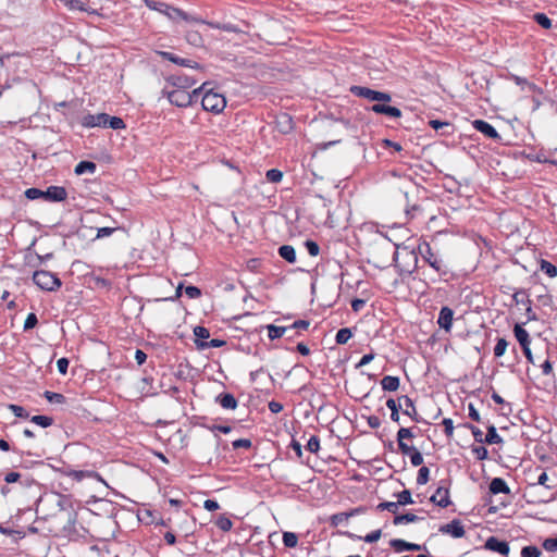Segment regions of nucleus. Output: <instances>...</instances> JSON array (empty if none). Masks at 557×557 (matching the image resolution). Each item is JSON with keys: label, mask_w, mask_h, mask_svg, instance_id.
I'll use <instances>...</instances> for the list:
<instances>
[{"label": "nucleus", "mask_w": 557, "mask_h": 557, "mask_svg": "<svg viewBox=\"0 0 557 557\" xmlns=\"http://www.w3.org/2000/svg\"><path fill=\"white\" fill-rule=\"evenodd\" d=\"M349 92L355 97L363 98L374 103L392 101V95L389 92L371 89L366 86L351 85Z\"/></svg>", "instance_id": "obj_1"}, {"label": "nucleus", "mask_w": 557, "mask_h": 557, "mask_svg": "<svg viewBox=\"0 0 557 557\" xmlns=\"http://www.w3.org/2000/svg\"><path fill=\"white\" fill-rule=\"evenodd\" d=\"M33 282L40 289L47 292H53L61 287L62 282L58 277L57 274L46 271V270H37L33 274Z\"/></svg>", "instance_id": "obj_2"}, {"label": "nucleus", "mask_w": 557, "mask_h": 557, "mask_svg": "<svg viewBox=\"0 0 557 557\" xmlns=\"http://www.w3.org/2000/svg\"><path fill=\"white\" fill-rule=\"evenodd\" d=\"M201 106L203 110L220 113L226 106V99L223 95L213 92L211 88L202 95Z\"/></svg>", "instance_id": "obj_3"}, {"label": "nucleus", "mask_w": 557, "mask_h": 557, "mask_svg": "<svg viewBox=\"0 0 557 557\" xmlns=\"http://www.w3.org/2000/svg\"><path fill=\"white\" fill-rule=\"evenodd\" d=\"M144 2L147 8L164 14L171 21H176V20H178V17L186 16L185 11H183L182 9L172 7L165 2L156 1V0H144Z\"/></svg>", "instance_id": "obj_4"}, {"label": "nucleus", "mask_w": 557, "mask_h": 557, "mask_svg": "<svg viewBox=\"0 0 557 557\" xmlns=\"http://www.w3.org/2000/svg\"><path fill=\"white\" fill-rule=\"evenodd\" d=\"M419 252L425 260V262H428L429 265L433 268L436 272L444 275L448 273L447 267L441 259L434 256L431 246L428 243L424 242L419 245Z\"/></svg>", "instance_id": "obj_5"}, {"label": "nucleus", "mask_w": 557, "mask_h": 557, "mask_svg": "<svg viewBox=\"0 0 557 557\" xmlns=\"http://www.w3.org/2000/svg\"><path fill=\"white\" fill-rule=\"evenodd\" d=\"M430 502L441 508H446L451 504L449 497V481H441V485L436 488L435 493L430 497Z\"/></svg>", "instance_id": "obj_6"}, {"label": "nucleus", "mask_w": 557, "mask_h": 557, "mask_svg": "<svg viewBox=\"0 0 557 557\" xmlns=\"http://www.w3.org/2000/svg\"><path fill=\"white\" fill-rule=\"evenodd\" d=\"M162 95L168 98L171 104L178 108H187L191 106L189 91L184 89H174L171 91L162 90Z\"/></svg>", "instance_id": "obj_7"}, {"label": "nucleus", "mask_w": 557, "mask_h": 557, "mask_svg": "<svg viewBox=\"0 0 557 557\" xmlns=\"http://www.w3.org/2000/svg\"><path fill=\"white\" fill-rule=\"evenodd\" d=\"M158 54L161 57L162 60L170 61L180 66L196 69V70L202 69V66L198 62H196L191 59L182 58V57H180L173 52H170V51H158Z\"/></svg>", "instance_id": "obj_8"}, {"label": "nucleus", "mask_w": 557, "mask_h": 557, "mask_svg": "<svg viewBox=\"0 0 557 557\" xmlns=\"http://www.w3.org/2000/svg\"><path fill=\"white\" fill-rule=\"evenodd\" d=\"M59 471L62 474H64L66 476H70V478H73L74 480H76L78 482L82 481L85 478H92V479H96L99 482H102L107 487H109V485L102 479V476L98 472L92 471V470H74V469L67 468V469H60Z\"/></svg>", "instance_id": "obj_9"}, {"label": "nucleus", "mask_w": 557, "mask_h": 557, "mask_svg": "<svg viewBox=\"0 0 557 557\" xmlns=\"http://www.w3.org/2000/svg\"><path fill=\"white\" fill-rule=\"evenodd\" d=\"M483 548L497 553L502 556H507L510 552L509 543L505 540H500L497 536H490L486 539Z\"/></svg>", "instance_id": "obj_10"}, {"label": "nucleus", "mask_w": 557, "mask_h": 557, "mask_svg": "<svg viewBox=\"0 0 557 557\" xmlns=\"http://www.w3.org/2000/svg\"><path fill=\"white\" fill-rule=\"evenodd\" d=\"M472 126L475 131L480 132L485 137L493 139L497 143L502 141V136L491 123L478 119L472 122Z\"/></svg>", "instance_id": "obj_11"}, {"label": "nucleus", "mask_w": 557, "mask_h": 557, "mask_svg": "<svg viewBox=\"0 0 557 557\" xmlns=\"http://www.w3.org/2000/svg\"><path fill=\"white\" fill-rule=\"evenodd\" d=\"M388 103L389 102L373 103L371 107L367 108V110L375 114L386 115L392 119H399L401 116L400 109L389 106Z\"/></svg>", "instance_id": "obj_12"}, {"label": "nucleus", "mask_w": 557, "mask_h": 557, "mask_svg": "<svg viewBox=\"0 0 557 557\" xmlns=\"http://www.w3.org/2000/svg\"><path fill=\"white\" fill-rule=\"evenodd\" d=\"M42 193V199L49 202H61L67 197V191L63 186L51 185Z\"/></svg>", "instance_id": "obj_13"}, {"label": "nucleus", "mask_w": 557, "mask_h": 557, "mask_svg": "<svg viewBox=\"0 0 557 557\" xmlns=\"http://www.w3.org/2000/svg\"><path fill=\"white\" fill-rule=\"evenodd\" d=\"M389 546L397 553L401 552H421L426 550L425 545L410 543L401 539H393L389 541Z\"/></svg>", "instance_id": "obj_14"}, {"label": "nucleus", "mask_w": 557, "mask_h": 557, "mask_svg": "<svg viewBox=\"0 0 557 557\" xmlns=\"http://www.w3.org/2000/svg\"><path fill=\"white\" fill-rule=\"evenodd\" d=\"M398 401H404L406 409L403 410V413L408 416L412 421L417 423L429 424L419 413L417 412L413 400L408 395H401L398 397Z\"/></svg>", "instance_id": "obj_15"}, {"label": "nucleus", "mask_w": 557, "mask_h": 557, "mask_svg": "<svg viewBox=\"0 0 557 557\" xmlns=\"http://www.w3.org/2000/svg\"><path fill=\"white\" fill-rule=\"evenodd\" d=\"M274 124L275 129L283 135L290 134L294 129L293 117L286 112H281L277 114L275 116Z\"/></svg>", "instance_id": "obj_16"}, {"label": "nucleus", "mask_w": 557, "mask_h": 557, "mask_svg": "<svg viewBox=\"0 0 557 557\" xmlns=\"http://www.w3.org/2000/svg\"><path fill=\"white\" fill-rule=\"evenodd\" d=\"M438 531L448 534L454 539H460L465 535V528L459 519H453L450 522L440 527Z\"/></svg>", "instance_id": "obj_17"}, {"label": "nucleus", "mask_w": 557, "mask_h": 557, "mask_svg": "<svg viewBox=\"0 0 557 557\" xmlns=\"http://www.w3.org/2000/svg\"><path fill=\"white\" fill-rule=\"evenodd\" d=\"M166 82L172 86L176 87V89H184L194 86L197 83V79L187 75L173 74L166 78Z\"/></svg>", "instance_id": "obj_18"}, {"label": "nucleus", "mask_w": 557, "mask_h": 557, "mask_svg": "<svg viewBox=\"0 0 557 557\" xmlns=\"http://www.w3.org/2000/svg\"><path fill=\"white\" fill-rule=\"evenodd\" d=\"M453 320H454V310L447 306H444L441 308L438 318H437V324L441 329L445 330L446 332H449L453 326Z\"/></svg>", "instance_id": "obj_19"}, {"label": "nucleus", "mask_w": 557, "mask_h": 557, "mask_svg": "<svg viewBox=\"0 0 557 557\" xmlns=\"http://www.w3.org/2000/svg\"><path fill=\"white\" fill-rule=\"evenodd\" d=\"M106 119L107 113H98V114H86L83 116L81 124L84 127L92 128V127H106Z\"/></svg>", "instance_id": "obj_20"}, {"label": "nucleus", "mask_w": 557, "mask_h": 557, "mask_svg": "<svg viewBox=\"0 0 557 557\" xmlns=\"http://www.w3.org/2000/svg\"><path fill=\"white\" fill-rule=\"evenodd\" d=\"M214 401L223 409L234 410L238 406V401L232 393L223 392L215 396Z\"/></svg>", "instance_id": "obj_21"}, {"label": "nucleus", "mask_w": 557, "mask_h": 557, "mask_svg": "<svg viewBox=\"0 0 557 557\" xmlns=\"http://www.w3.org/2000/svg\"><path fill=\"white\" fill-rule=\"evenodd\" d=\"M399 451L410 457V462L413 467H419L423 463V456L414 446L400 445Z\"/></svg>", "instance_id": "obj_22"}, {"label": "nucleus", "mask_w": 557, "mask_h": 557, "mask_svg": "<svg viewBox=\"0 0 557 557\" xmlns=\"http://www.w3.org/2000/svg\"><path fill=\"white\" fill-rule=\"evenodd\" d=\"M429 125L436 132H440L442 136H450L455 132L454 124L447 121L430 120Z\"/></svg>", "instance_id": "obj_23"}, {"label": "nucleus", "mask_w": 557, "mask_h": 557, "mask_svg": "<svg viewBox=\"0 0 557 557\" xmlns=\"http://www.w3.org/2000/svg\"><path fill=\"white\" fill-rule=\"evenodd\" d=\"M488 490L493 495L510 493V488L503 478H494L488 485Z\"/></svg>", "instance_id": "obj_24"}, {"label": "nucleus", "mask_w": 557, "mask_h": 557, "mask_svg": "<svg viewBox=\"0 0 557 557\" xmlns=\"http://www.w3.org/2000/svg\"><path fill=\"white\" fill-rule=\"evenodd\" d=\"M513 335L521 347L531 344V338L528 331L523 327L522 324L516 323L513 326Z\"/></svg>", "instance_id": "obj_25"}, {"label": "nucleus", "mask_w": 557, "mask_h": 557, "mask_svg": "<svg viewBox=\"0 0 557 557\" xmlns=\"http://www.w3.org/2000/svg\"><path fill=\"white\" fill-rule=\"evenodd\" d=\"M65 7L71 11H81L86 12L90 15H99L98 11L95 9H90L86 5V3L82 0H69L65 3Z\"/></svg>", "instance_id": "obj_26"}, {"label": "nucleus", "mask_w": 557, "mask_h": 557, "mask_svg": "<svg viewBox=\"0 0 557 557\" xmlns=\"http://www.w3.org/2000/svg\"><path fill=\"white\" fill-rule=\"evenodd\" d=\"M381 386L384 392H396L400 386V379L394 375H385L381 380Z\"/></svg>", "instance_id": "obj_27"}, {"label": "nucleus", "mask_w": 557, "mask_h": 557, "mask_svg": "<svg viewBox=\"0 0 557 557\" xmlns=\"http://www.w3.org/2000/svg\"><path fill=\"white\" fill-rule=\"evenodd\" d=\"M420 520H423L422 517H419L412 512H406V513H396L394 516V519H393V523L395 525H400V524H405V523H413V522H418Z\"/></svg>", "instance_id": "obj_28"}, {"label": "nucleus", "mask_w": 557, "mask_h": 557, "mask_svg": "<svg viewBox=\"0 0 557 557\" xmlns=\"http://www.w3.org/2000/svg\"><path fill=\"white\" fill-rule=\"evenodd\" d=\"M278 256L288 263L296 262V250L290 245H282L277 249Z\"/></svg>", "instance_id": "obj_29"}, {"label": "nucleus", "mask_w": 557, "mask_h": 557, "mask_svg": "<svg viewBox=\"0 0 557 557\" xmlns=\"http://www.w3.org/2000/svg\"><path fill=\"white\" fill-rule=\"evenodd\" d=\"M97 170V164L92 161L83 160L79 161L74 169L76 175H83L85 173L94 174Z\"/></svg>", "instance_id": "obj_30"}, {"label": "nucleus", "mask_w": 557, "mask_h": 557, "mask_svg": "<svg viewBox=\"0 0 557 557\" xmlns=\"http://www.w3.org/2000/svg\"><path fill=\"white\" fill-rule=\"evenodd\" d=\"M386 407L391 410V420L393 422L399 423V411L401 410V401H398V398H388L386 400Z\"/></svg>", "instance_id": "obj_31"}, {"label": "nucleus", "mask_w": 557, "mask_h": 557, "mask_svg": "<svg viewBox=\"0 0 557 557\" xmlns=\"http://www.w3.org/2000/svg\"><path fill=\"white\" fill-rule=\"evenodd\" d=\"M344 535L348 536L351 540H363L366 543H375L380 540L382 535V531L380 529L372 531L371 533L367 534L366 536H359L350 532H344Z\"/></svg>", "instance_id": "obj_32"}, {"label": "nucleus", "mask_w": 557, "mask_h": 557, "mask_svg": "<svg viewBox=\"0 0 557 557\" xmlns=\"http://www.w3.org/2000/svg\"><path fill=\"white\" fill-rule=\"evenodd\" d=\"M486 430H487V433L484 436L485 444L493 445V444H502L504 442L502 436H499V434L497 433L496 426L494 424H488L486 426Z\"/></svg>", "instance_id": "obj_33"}, {"label": "nucleus", "mask_w": 557, "mask_h": 557, "mask_svg": "<svg viewBox=\"0 0 557 557\" xmlns=\"http://www.w3.org/2000/svg\"><path fill=\"white\" fill-rule=\"evenodd\" d=\"M416 428H400L397 432V445L398 449H400V445H408L405 440H411L416 436L414 434Z\"/></svg>", "instance_id": "obj_34"}, {"label": "nucleus", "mask_w": 557, "mask_h": 557, "mask_svg": "<svg viewBox=\"0 0 557 557\" xmlns=\"http://www.w3.org/2000/svg\"><path fill=\"white\" fill-rule=\"evenodd\" d=\"M265 327L268 330V336L271 341L281 338L288 332L287 326H276L274 324H268Z\"/></svg>", "instance_id": "obj_35"}, {"label": "nucleus", "mask_w": 557, "mask_h": 557, "mask_svg": "<svg viewBox=\"0 0 557 557\" xmlns=\"http://www.w3.org/2000/svg\"><path fill=\"white\" fill-rule=\"evenodd\" d=\"M57 507L61 511H66V513H69L70 510H74L71 495L58 494Z\"/></svg>", "instance_id": "obj_36"}, {"label": "nucleus", "mask_w": 557, "mask_h": 557, "mask_svg": "<svg viewBox=\"0 0 557 557\" xmlns=\"http://www.w3.org/2000/svg\"><path fill=\"white\" fill-rule=\"evenodd\" d=\"M186 41L194 47H203V38L197 30H188L185 35Z\"/></svg>", "instance_id": "obj_37"}, {"label": "nucleus", "mask_w": 557, "mask_h": 557, "mask_svg": "<svg viewBox=\"0 0 557 557\" xmlns=\"http://www.w3.org/2000/svg\"><path fill=\"white\" fill-rule=\"evenodd\" d=\"M126 127L125 122L120 116H111L107 114L106 119V127L104 128H112V129H123Z\"/></svg>", "instance_id": "obj_38"}, {"label": "nucleus", "mask_w": 557, "mask_h": 557, "mask_svg": "<svg viewBox=\"0 0 557 557\" xmlns=\"http://www.w3.org/2000/svg\"><path fill=\"white\" fill-rule=\"evenodd\" d=\"M226 345V341L220 338H213L207 342H198L197 349L205 350L208 348H220Z\"/></svg>", "instance_id": "obj_39"}, {"label": "nucleus", "mask_w": 557, "mask_h": 557, "mask_svg": "<svg viewBox=\"0 0 557 557\" xmlns=\"http://www.w3.org/2000/svg\"><path fill=\"white\" fill-rule=\"evenodd\" d=\"M352 337V331L349 327H342L335 335V343L337 345H345Z\"/></svg>", "instance_id": "obj_40"}, {"label": "nucleus", "mask_w": 557, "mask_h": 557, "mask_svg": "<svg viewBox=\"0 0 557 557\" xmlns=\"http://www.w3.org/2000/svg\"><path fill=\"white\" fill-rule=\"evenodd\" d=\"M540 270L548 277L557 276V267L545 259L540 260Z\"/></svg>", "instance_id": "obj_41"}, {"label": "nucleus", "mask_w": 557, "mask_h": 557, "mask_svg": "<svg viewBox=\"0 0 557 557\" xmlns=\"http://www.w3.org/2000/svg\"><path fill=\"white\" fill-rule=\"evenodd\" d=\"M394 496L397 497L396 503L398 504V507L413 504L411 492L407 488L394 494Z\"/></svg>", "instance_id": "obj_42"}, {"label": "nucleus", "mask_w": 557, "mask_h": 557, "mask_svg": "<svg viewBox=\"0 0 557 557\" xmlns=\"http://www.w3.org/2000/svg\"><path fill=\"white\" fill-rule=\"evenodd\" d=\"M44 397L50 403V404H58L62 405L66 403V397L63 394L46 391L44 393Z\"/></svg>", "instance_id": "obj_43"}, {"label": "nucleus", "mask_w": 557, "mask_h": 557, "mask_svg": "<svg viewBox=\"0 0 557 557\" xmlns=\"http://www.w3.org/2000/svg\"><path fill=\"white\" fill-rule=\"evenodd\" d=\"M194 335H195V345L197 346L198 342H207L210 337V332L207 327L202 325H197L194 327Z\"/></svg>", "instance_id": "obj_44"}, {"label": "nucleus", "mask_w": 557, "mask_h": 557, "mask_svg": "<svg viewBox=\"0 0 557 557\" xmlns=\"http://www.w3.org/2000/svg\"><path fill=\"white\" fill-rule=\"evenodd\" d=\"M215 525L223 532H228L233 528V522L226 515L223 513L218 517Z\"/></svg>", "instance_id": "obj_45"}, {"label": "nucleus", "mask_w": 557, "mask_h": 557, "mask_svg": "<svg viewBox=\"0 0 557 557\" xmlns=\"http://www.w3.org/2000/svg\"><path fill=\"white\" fill-rule=\"evenodd\" d=\"M30 422H33L41 428H49L53 424V419L49 416L37 414V416H33L30 418Z\"/></svg>", "instance_id": "obj_46"}, {"label": "nucleus", "mask_w": 557, "mask_h": 557, "mask_svg": "<svg viewBox=\"0 0 557 557\" xmlns=\"http://www.w3.org/2000/svg\"><path fill=\"white\" fill-rule=\"evenodd\" d=\"M534 22L545 29H549L552 27V20L542 12H537L533 15Z\"/></svg>", "instance_id": "obj_47"}, {"label": "nucleus", "mask_w": 557, "mask_h": 557, "mask_svg": "<svg viewBox=\"0 0 557 557\" xmlns=\"http://www.w3.org/2000/svg\"><path fill=\"white\" fill-rule=\"evenodd\" d=\"M76 522H77V512L75 510H70L67 513V520L63 527V530L67 533H72L73 531H75Z\"/></svg>", "instance_id": "obj_48"}, {"label": "nucleus", "mask_w": 557, "mask_h": 557, "mask_svg": "<svg viewBox=\"0 0 557 557\" xmlns=\"http://www.w3.org/2000/svg\"><path fill=\"white\" fill-rule=\"evenodd\" d=\"M210 85L209 82H205L199 88L194 89L191 92H189L190 96V103H195L199 100V98L202 99V95L208 90V86Z\"/></svg>", "instance_id": "obj_49"}, {"label": "nucleus", "mask_w": 557, "mask_h": 557, "mask_svg": "<svg viewBox=\"0 0 557 557\" xmlns=\"http://www.w3.org/2000/svg\"><path fill=\"white\" fill-rule=\"evenodd\" d=\"M298 543V536L294 532H284L283 533V544L287 548L296 547Z\"/></svg>", "instance_id": "obj_50"}, {"label": "nucleus", "mask_w": 557, "mask_h": 557, "mask_svg": "<svg viewBox=\"0 0 557 557\" xmlns=\"http://www.w3.org/2000/svg\"><path fill=\"white\" fill-rule=\"evenodd\" d=\"M94 231V227L83 225L76 230L75 236L82 240L91 239Z\"/></svg>", "instance_id": "obj_51"}, {"label": "nucleus", "mask_w": 557, "mask_h": 557, "mask_svg": "<svg viewBox=\"0 0 557 557\" xmlns=\"http://www.w3.org/2000/svg\"><path fill=\"white\" fill-rule=\"evenodd\" d=\"M8 408L12 411V413L16 417V418H21V419H27L29 418V413L28 411L20 406V405H15V404H9L8 405Z\"/></svg>", "instance_id": "obj_52"}, {"label": "nucleus", "mask_w": 557, "mask_h": 557, "mask_svg": "<svg viewBox=\"0 0 557 557\" xmlns=\"http://www.w3.org/2000/svg\"><path fill=\"white\" fill-rule=\"evenodd\" d=\"M398 508H399V507H398V504H397L396 502H382V503H380V504L375 507V509H376L377 511H384V510H387V511H389V512H392V513H395V515L397 513Z\"/></svg>", "instance_id": "obj_53"}, {"label": "nucleus", "mask_w": 557, "mask_h": 557, "mask_svg": "<svg viewBox=\"0 0 557 557\" xmlns=\"http://www.w3.org/2000/svg\"><path fill=\"white\" fill-rule=\"evenodd\" d=\"M465 428L469 429L474 437V441L476 443H480V444H485L484 442V436H483V432L475 425L471 424V423H465L463 424Z\"/></svg>", "instance_id": "obj_54"}, {"label": "nucleus", "mask_w": 557, "mask_h": 557, "mask_svg": "<svg viewBox=\"0 0 557 557\" xmlns=\"http://www.w3.org/2000/svg\"><path fill=\"white\" fill-rule=\"evenodd\" d=\"M541 554V549L535 545H528L521 549V557H540Z\"/></svg>", "instance_id": "obj_55"}, {"label": "nucleus", "mask_w": 557, "mask_h": 557, "mask_svg": "<svg viewBox=\"0 0 557 557\" xmlns=\"http://www.w3.org/2000/svg\"><path fill=\"white\" fill-rule=\"evenodd\" d=\"M265 178L270 183H280L283 178V172L278 169H270L265 173Z\"/></svg>", "instance_id": "obj_56"}, {"label": "nucleus", "mask_w": 557, "mask_h": 557, "mask_svg": "<svg viewBox=\"0 0 557 557\" xmlns=\"http://www.w3.org/2000/svg\"><path fill=\"white\" fill-rule=\"evenodd\" d=\"M508 347V342L504 337L497 338L496 345L494 347V356L502 357L506 352Z\"/></svg>", "instance_id": "obj_57"}, {"label": "nucleus", "mask_w": 557, "mask_h": 557, "mask_svg": "<svg viewBox=\"0 0 557 557\" xmlns=\"http://www.w3.org/2000/svg\"><path fill=\"white\" fill-rule=\"evenodd\" d=\"M350 517H351V513H347V512L335 513L331 517V524L333 527L341 525L343 523H346Z\"/></svg>", "instance_id": "obj_58"}, {"label": "nucleus", "mask_w": 557, "mask_h": 557, "mask_svg": "<svg viewBox=\"0 0 557 557\" xmlns=\"http://www.w3.org/2000/svg\"><path fill=\"white\" fill-rule=\"evenodd\" d=\"M429 480H430V469L425 466H422L418 471L417 484L424 485L429 482Z\"/></svg>", "instance_id": "obj_59"}, {"label": "nucleus", "mask_w": 557, "mask_h": 557, "mask_svg": "<svg viewBox=\"0 0 557 557\" xmlns=\"http://www.w3.org/2000/svg\"><path fill=\"white\" fill-rule=\"evenodd\" d=\"M37 324H38V318H37L36 313L30 312L27 314V317L25 319L23 330H24V332L30 331L34 327H36Z\"/></svg>", "instance_id": "obj_60"}, {"label": "nucleus", "mask_w": 557, "mask_h": 557, "mask_svg": "<svg viewBox=\"0 0 557 557\" xmlns=\"http://www.w3.org/2000/svg\"><path fill=\"white\" fill-rule=\"evenodd\" d=\"M306 449L312 454H317L320 449V438L317 435H312L306 445Z\"/></svg>", "instance_id": "obj_61"}, {"label": "nucleus", "mask_w": 557, "mask_h": 557, "mask_svg": "<svg viewBox=\"0 0 557 557\" xmlns=\"http://www.w3.org/2000/svg\"><path fill=\"white\" fill-rule=\"evenodd\" d=\"M527 299H529V295L525 289H517L512 295L516 305L527 304Z\"/></svg>", "instance_id": "obj_62"}, {"label": "nucleus", "mask_w": 557, "mask_h": 557, "mask_svg": "<svg viewBox=\"0 0 557 557\" xmlns=\"http://www.w3.org/2000/svg\"><path fill=\"white\" fill-rule=\"evenodd\" d=\"M308 253L312 257H315L319 255L320 252V247L318 245L317 242L312 240V239H307L305 243H304Z\"/></svg>", "instance_id": "obj_63"}, {"label": "nucleus", "mask_w": 557, "mask_h": 557, "mask_svg": "<svg viewBox=\"0 0 557 557\" xmlns=\"http://www.w3.org/2000/svg\"><path fill=\"white\" fill-rule=\"evenodd\" d=\"M542 546L547 552H556L557 550V536L545 539L543 541Z\"/></svg>", "instance_id": "obj_64"}]
</instances>
